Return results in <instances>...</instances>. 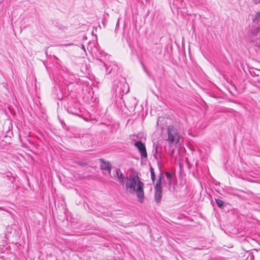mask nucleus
Here are the masks:
<instances>
[{"label":"nucleus","mask_w":260,"mask_h":260,"mask_svg":"<svg viewBox=\"0 0 260 260\" xmlns=\"http://www.w3.org/2000/svg\"><path fill=\"white\" fill-rule=\"evenodd\" d=\"M82 48L85 50V47H84V46L83 45H82Z\"/></svg>","instance_id":"14"},{"label":"nucleus","mask_w":260,"mask_h":260,"mask_svg":"<svg viewBox=\"0 0 260 260\" xmlns=\"http://www.w3.org/2000/svg\"><path fill=\"white\" fill-rule=\"evenodd\" d=\"M255 4H258L260 3V0H253Z\"/></svg>","instance_id":"13"},{"label":"nucleus","mask_w":260,"mask_h":260,"mask_svg":"<svg viewBox=\"0 0 260 260\" xmlns=\"http://www.w3.org/2000/svg\"><path fill=\"white\" fill-rule=\"evenodd\" d=\"M168 138L166 140L169 144H177L179 142L180 136L177 129L172 125L167 127Z\"/></svg>","instance_id":"2"},{"label":"nucleus","mask_w":260,"mask_h":260,"mask_svg":"<svg viewBox=\"0 0 260 260\" xmlns=\"http://www.w3.org/2000/svg\"><path fill=\"white\" fill-rule=\"evenodd\" d=\"M135 146L137 147L140 152L141 156L144 157H147V152L145 145L141 141L135 142Z\"/></svg>","instance_id":"4"},{"label":"nucleus","mask_w":260,"mask_h":260,"mask_svg":"<svg viewBox=\"0 0 260 260\" xmlns=\"http://www.w3.org/2000/svg\"><path fill=\"white\" fill-rule=\"evenodd\" d=\"M259 30H260V27H254L251 29L250 33L253 36H256L258 34Z\"/></svg>","instance_id":"7"},{"label":"nucleus","mask_w":260,"mask_h":260,"mask_svg":"<svg viewBox=\"0 0 260 260\" xmlns=\"http://www.w3.org/2000/svg\"><path fill=\"white\" fill-rule=\"evenodd\" d=\"M165 175H166V177L168 179H170L171 178V177H172L171 174L169 172H166Z\"/></svg>","instance_id":"11"},{"label":"nucleus","mask_w":260,"mask_h":260,"mask_svg":"<svg viewBox=\"0 0 260 260\" xmlns=\"http://www.w3.org/2000/svg\"><path fill=\"white\" fill-rule=\"evenodd\" d=\"M100 164V168L102 170H105L108 171L109 174H111V166L109 162L105 161L103 159H99Z\"/></svg>","instance_id":"5"},{"label":"nucleus","mask_w":260,"mask_h":260,"mask_svg":"<svg viewBox=\"0 0 260 260\" xmlns=\"http://www.w3.org/2000/svg\"><path fill=\"white\" fill-rule=\"evenodd\" d=\"M144 183L141 181L137 174H131L126 180L125 190L131 193H136L138 201L143 202L144 192Z\"/></svg>","instance_id":"1"},{"label":"nucleus","mask_w":260,"mask_h":260,"mask_svg":"<svg viewBox=\"0 0 260 260\" xmlns=\"http://www.w3.org/2000/svg\"><path fill=\"white\" fill-rule=\"evenodd\" d=\"M150 173H151V177L152 181L153 182H154V181L155 180V175L154 169L152 167H151L150 168Z\"/></svg>","instance_id":"8"},{"label":"nucleus","mask_w":260,"mask_h":260,"mask_svg":"<svg viewBox=\"0 0 260 260\" xmlns=\"http://www.w3.org/2000/svg\"><path fill=\"white\" fill-rule=\"evenodd\" d=\"M157 147H156V152H157Z\"/></svg>","instance_id":"15"},{"label":"nucleus","mask_w":260,"mask_h":260,"mask_svg":"<svg viewBox=\"0 0 260 260\" xmlns=\"http://www.w3.org/2000/svg\"><path fill=\"white\" fill-rule=\"evenodd\" d=\"M79 165L81 166H84L87 165V163L85 162H77Z\"/></svg>","instance_id":"12"},{"label":"nucleus","mask_w":260,"mask_h":260,"mask_svg":"<svg viewBox=\"0 0 260 260\" xmlns=\"http://www.w3.org/2000/svg\"><path fill=\"white\" fill-rule=\"evenodd\" d=\"M216 203L217 206L220 208L222 207L223 205V202L220 199H216Z\"/></svg>","instance_id":"9"},{"label":"nucleus","mask_w":260,"mask_h":260,"mask_svg":"<svg viewBox=\"0 0 260 260\" xmlns=\"http://www.w3.org/2000/svg\"><path fill=\"white\" fill-rule=\"evenodd\" d=\"M115 172L116 174V176L118 179V181L121 184L124 183V177L122 172L120 171L119 169H116Z\"/></svg>","instance_id":"6"},{"label":"nucleus","mask_w":260,"mask_h":260,"mask_svg":"<svg viewBox=\"0 0 260 260\" xmlns=\"http://www.w3.org/2000/svg\"><path fill=\"white\" fill-rule=\"evenodd\" d=\"M161 178L159 177V179L156 181V184L154 186L155 189V200L156 203H158L160 202L162 196V189L161 187Z\"/></svg>","instance_id":"3"},{"label":"nucleus","mask_w":260,"mask_h":260,"mask_svg":"<svg viewBox=\"0 0 260 260\" xmlns=\"http://www.w3.org/2000/svg\"><path fill=\"white\" fill-rule=\"evenodd\" d=\"M260 19V12H258L256 13L254 19H253V21H254L256 20Z\"/></svg>","instance_id":"10"}]
</instances>
